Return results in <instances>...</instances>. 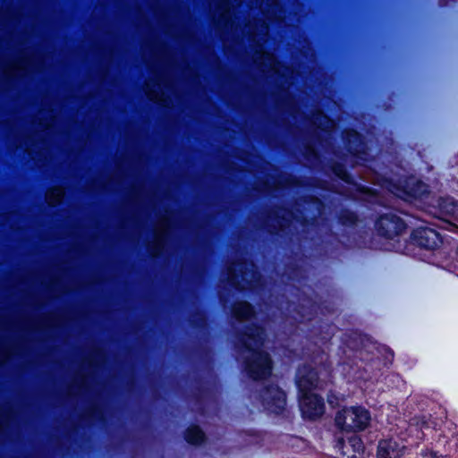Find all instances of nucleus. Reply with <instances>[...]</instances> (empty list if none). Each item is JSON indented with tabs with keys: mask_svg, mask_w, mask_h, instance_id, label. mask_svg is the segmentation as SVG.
<instances>
[{
	"mask_svg": "<svg viewBox=\"0 0 458 458\" xmlns=\"http://www.w3.org/2000/svg\"><path fill=\"white\" fill-rule=\"evenodd\" d=\"M315 386V374L310 372L298 380L300 390V408L303 417L315 420L322 416L325 411L324 403L316 394L310 392Z\"/></svg>",
	"mask_w": 458,
	"mask_h": 458,
	"instance_id": "nucleus-1",
	"label": "nucleus"
},
{
	"mask_svg": "<svg viewBox=\"0 0 458 458\" xmlns=\"http://www.w3.org/2000/svg\"><path fill=\"white\" fill-rule=\"evenodd\" d=\"M204 435L198 427H191L188 429L186 439L191 444H199L203 440Z\"/></svg>",
	"mask_w": 458,
	"mask_h": 458,
	"instance_id": "nucleus-7",
	"label": "nucleus"
},
{
	"mask_svg": "<svg viewBox=\"0 0 458 458\" xmlns=\"http://www.w3.org/2000/svg\"><path fill=\"white\" fill-rule=\"evenodd\" d=\"M250 372L255 378L268 375L271 371V363L266 353H257L254 361L250 365Z\"/></svg>",
	"mask_w": 458,
	"mask_h": 458,
	"instance_id": "nucleus-4",
	"label": "nucleus"
},
{
	"mask_svg": "<svg viewBox=\"0 0 458 458\" xmlns=\"http://www.w3.org/2000/svg\"><path fill=\"white\" fill-rule=\"evenodd\" d=\"M424 458H437V454L434 452H427L424 456Z\"/></svg>",
	"mask_w": 458,
	"mask_h": 458,
	"instance_id": "nucleus-10",
	"label": "nucleus"
},
{
	"mask_svg": "<svg viewBox=\"0 0 458 458\" xmlns=\"http://www.w3.org/2000/svg\"><path fill=\"white\" fill-rule=\"evenodd\" d=\"M64 191L61 188L52 189L47 195V199L49 204L55 205L63 198Z\"/></svg>",
	"mask_w": 458,
	"mask_h": 458,
	"instance_id": "nucleus-8",
	"label": "nucleus"
},
{
	"mask_svg": "<svg viewBox=\"0 0 458 458\" xmlns=\"http://www.w3.org/2000/svg\"><path fill=\"white\" fill-rule=\"evenodd\" d=\"M370 420V414L365 408L352 406L337 412L335 424L343 430L360 431L369 425Z\"/></svg>",
	"mask_w": 458,
	"mask_h": 458,
	"instance_id": "nucleus-2",
	"label": "nucleus"
},
{
	"mask_svg": "<svg viewBox=\"0 0 458 458\" xmlns=\"http://www.w3.org/2000/svg\"><path fill=\"white\" fill-rule=\"evenodd\" d=\"M405 452V446L397 440L384 439L378 443L377 458H402Z\"/></svg>",
	"mask_w": 458,
	"mask_h": 458,
	"instance_id": "nucleus-3",
	"label": "nucleus"
},
{
	"mask_svg": "<svg viewBox=\"0 0 458 458\" xmlns=\"http://www.w3.org/2000/svg\"><path fill=\"white\" fill-rule=\"evenodd\" d=\"M242 308L243 310V313L242 314H239V317L245 318V317H247L250 313V307L248 304L245 303V304L242 305Z\"/></svg>",
	"mask_w": 458,
	"mask_h": 458,
	"instance_id": "nucleus-9",
	"label": "nucleus"
},
{
	"mask_svg": "<svg viewBox=\"0 0 458 458\" xmlns=\"http://www.w3.org/2000/svg\"><path fill=\"white\" fill-rule=\"evenodd\" d=\"M267 402L268 409L277 413L285 406V394L280 389L273 388L269 391Z\"/></svg>",
	"mask_w": 458,
	"mask_h": 458,
	"instance_id": "nucleus-6",
	"label": "nucleus"
},
{
	"mask_svg": "<svg viewBox=\"0 0 458 458\" xmlns=\"http://www.w3.org/2000/svg\"><path fill=\"white\" fill-rule=\"evenodd\" d=\"M339 450L343 456L355 458L363 450L362 442L358 437H352L347 442L340 443Z\"/></svg>",
	"mask_w": 458,
	"mask_h": 458,
	"instance_id": "nucleus-5",
	"label": "nucleus"
}]
</instances>
